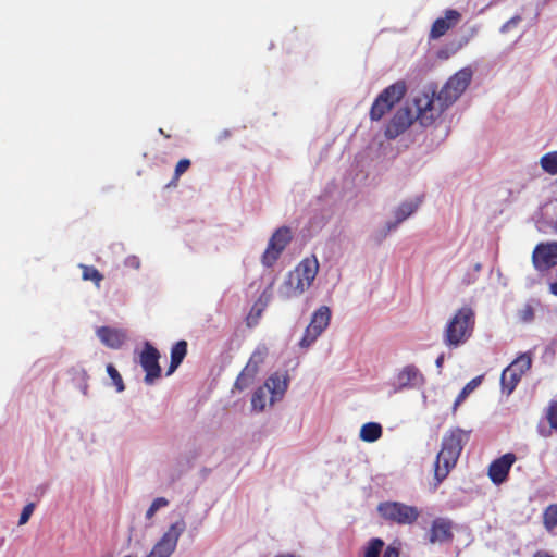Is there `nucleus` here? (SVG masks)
<instances>
[{
	"instance_id": "nucleus-37",
	"label": "nucleus",
	"mask_w": 557,
	"mask_h": 557,
	"mask_svg": "<svg viewBox=\"0 0 557 557\" xmlns=\"http://www.w3.org/2000/svg\"><path fill=\"white\" fill-rule=\"evenodd\" d=\"M274 281H272L261 293L256 304H261L262 307L267 308L273 297Z\"/></svg>"
},
{
	"instance_id": "nucleus-30",
	"label": "nucleus",
	"mask_w": 557,
	"mask_h": 557,
	"mask_svg": "<svg viewBox=\"0 0 557 557\" xmlns=\"http://www.w3.org/2000/svg\"><path fill=\"white\" fill-rule=\"evenodd\" d=\"M82 277L85 281H92L99 287L103 275L92 265L81 264Z\"/></svg>"
},
{
	"instance_id": "nucleus-2",
	"label": "nucleus",
	"mask_w": 557,
	"mask_h": 557,
	"mask_svg": "<svg viewBox=\"0 0 557 557\" xmlns=\"http://www.w3.org/2000/svg\"><path fill=\"white\" fill-rule=\"evenodd\" d=\"M469 441V432L455 428L448 430L442 438V448L434 462L435 486L440 485L455 468L457 460Z\"/></svg>"
},
{
	"instance_id": "nucleus-6",
	"label": "nucleus",
	"mask_w": 557,
	"mask_h": 557,
	"mask_svg": "<svg viewBox=\"0 0 557 557\" xmlns=\"http://www.w3.org/2000/svg\"><path fill=\"white\" fill-rule=\"evenodd\" d=\"M185 529L186 523L183 519L170 524L146 557H171Z\"/></svg>"
},
{
	"instance_id": "nucleus-34",
	"label": "nucleus",
	"mask_w": 557,
	"mask_h": 557,
	"mask_svg": "<svg viewBox=\"0 0 557 557\" xmlns=\"http://www.w3.org/2000/svg\"><path fill=\"white\" fill-rule=\"evenodd\" d=\"M185 355H186V350H171V356H170L171 360H170L169 368L166 370V375H171L176 370V368L181 364V362L185 358Z\"/></svg>"
},
{
	"instance_id": "nucleus-1",
	"label": "nucleus",
	"mask_w": 557,
	"mask_h": 557,
	"mask_svg": "<svg viewBox=\"0 0 557 557\" xmlns=\"http://www.w3.org/2000/svg\"><path fill=\"white\" fill-rule=\"evenodd\" d=\"M472 72L462 69L453 75L442 87L436 98L422 94L414 99L416 119L422 126H430L445 109L453 104L467 89L471 82Z\"/></svg>"
},
{
	"instance_id": "nucleus-7",
	"label": "nucleus",
	"mask_w": 557,
	"mask_h": 557,
	"mask_svg": "<svg viewBox=\"0 0 557 557\" xmlns=\"http://www.w3.org/2000/svg\"><path fill=\"white\" fill-rule=\"evenodd\" d=\"M377 511L382 518L397 524H412L420 516L417 507L399 502L381 503L377 506Z\"/></svg>"
},
{
	"instance_id": "nucleus-24",
	"label": "nucleus",
	"mask_w": 557,
	"mask_h": 557,
	"mask_svg": "<svg viewBox=\"0 0 557 557\" xmlns=\"http://www.w3.org/2000/svg\"><path fill=\"white\" fill-rule=\"evenodd\" d=\"M382 433L383 430L380 423L368 422L361 426L359 437L363 442L373 443L382 436Z\"/></svg>"
},
{
	"instance_id": "nucleus-25",
	"label": "nucleus",
	"mask_w": 557,
	"mask_h": 557,
	"mask_svg": "<svg viewBox=\"0 0 557 557\" xmlns=\"http://www.w3.org/2000/svg\"><path fill=\"white\" fill-rule=\"evenodd\" d=\"M521 376L522 375L520 373L515 372L512 369L506 368L502 374L503 391H505L507 395L511 394Z\"/></svg>"
},
{
	"instance_id": "nucleus-14",
	"label": "nucleus",
	"mask_w": 557,
	"mask_h": 557,
	"mask_svg": "<svg viewBox=\"0 0 557 557\" xmlns=\"http://www.w3.org/2000/svg\"><path fill=\"white\" fill-rule=\"evenodd\" d=\"M162 356L160 350H143L140 355V366L146 372L144 382L147 385H153L161 375Z\"/></svg>"
},
{
	"instance_id": "nucleus-21",
	"label": "nucleus",
	"mask_w": 557,
	"mask_h": 557,
	"mask_svg": "<svg viewBox=\"0 0 557 557\" xmlns=\"http://www.w3.org/2000/svg\"><path fill=\"white\" fill-rule=\"evenodd\" d=\"M548 426L543 423L537 425V432L543 437H549L554 431H557V400H552L545 411Z\"/></svg>"
},
{
	"instance_id": "nucleus-5",
	"label": "nucleus",
	"mask_w": 557,
	"mask_h": 557,
	"mask_svg": "<svg viewBox=\"0 0 557 557\" xmlns=\"http://www.w3.org/2000/svg\"><path fill=\"white\" fill-rule=\"evenodd\" d=\"M407 87L404 81L396 83L384 88L373 101L369 116L371 121H380L387 114L396 103H398L406 95Z\"/></svg>"
},
{
	"instance_id": "nucleus-36",
	"label": "nucleus",
	"mask_w": 557,
	"mask_h": 557,
	"mask_svg": "<svg viewBox=\"0 0 557 557\" xmlns=\"http://www.w3.org/2000/svg\"><path fill=\"white\" fill-rule=\"evenodd\" d=\"M77 387L84 396H88L89 385H88V375L84 369H81L77 372Z\"/></svg>"
},
{
	"instance_id": "nucleus-48",
	"label": "nucleus",
	"mask_w": 557,
	"mask_h": 557,
	"mask_svg": "<svg viewBox=\"0 0 557 557\" xmlns=\"http://www.w3.org/2000/svg\"><path fill=\"white\" fill-rule=\"evenodd\" d=\"M555 228H556V232H557V219H556V222H555Z\"/></svg>"
},
{
	"instance_id": "nucleus-45",
	"label": "nucleus",
	"mask_w": 557,
	"mask_h": 557,
	"mask_svg": "<svg viewBox=\"0 0 557 557\" xmlns=\"http://www.w3.org/2000/svg\"><path fill=\"white\" fill-rule=\"evenodd\" d=\"M133 265L139 267V262L137 261V259H134Z\"/></svg>"
},
{
	"instance_id": "nucleus-16",
	"label": "nucleus",
	"mask_w": 557,
	"mask_h": 557,
	"mask_svg": "<svg viewBox=\"0 0 557 557\" xmlns=\"http://www.w3.org/2000/svg\"><path fill=\"white\" fill-rule=\"evenodd\" d=\"M516 461V456L507 453L494 460L488 468V476L494 484H502L507 480L510 468Z\"/></svg>"
},
{
	"instance_id": "nucleus-40",
	"label": "nucleus",
	"mask_w": 557,
	"mask_h": 557,
	"mask_svg": "<svg viewBox=\"0 0 557 557\" xmlns=\"http://www.w3.org/2000/svg\"><path fill=\"white\" fill-rule=\"evenodd\" d=\"M172 348H187V342L178 341L172 346Z\"/></svg>"
},
{
	"instance_id": "nucleus-27",
	"label": "nucleus",
	"mask_w": 557,
	"mask_h": 557,
	"mask_svg": "<svg viewBox=\"0 0 557 557\" xmlns=\"http://www.w3.org/2000/svg\"><path fill=\"white\" fill-rule=\"evenodd\" d=\"M482 383V376H476L472 379L469 383L466 384V386L462 388V391L457 396L453 410L456 411L457 408L466 400V398Z\"/></svg>"
},
{
	"instance_id": "nucleus-8",
	"label": "nucleus",
	"mask_w": 557,
	"mask_h": 557,
	"mask_svg": "<svg viewBox=\"0 0 557 557\" xmlns=\"http://www.w3.org/2000/svg\"><path fill=\"white\" fill-rule=\"evenodd\" d=\"M292 240V232L287 226L277 228L271 236L268 247L261 257V261L265 267H272L287 245Z\"/></svg>"
},
{
	"instance_id": "nucleus-29",
	"label": "nucleus",
	"mask_w": 557,
	"mask_h": 557,
	"mask_svg": "<svg viewBox=\"0 0 557 557\" xmlns=\"http://www.w3.org/2000/svg\"><path fill=\"white\" fill-rule=\"evenodd\" d=\"M531 367V356L528 352L521 354L517 359H515L507 368L512 369L515 372L520 373L521 375L528 371Z\"/></svg>"
},
{
	"instance_id": "nucleus-15",
	"label": "nucleus",
	"mask_w": 557,
	"mask_h": 557,
	"mask_svg": "<svg viewBox=\"0 0 557 557\" xmlns=\"http://www.w3.org/2000/svg\"><path fill=\"white\" fill-rule=\"evenodd\" d=\"M461 21V14L455 9L445 11L444 16L436 18L430 29L429 39L436 40L456 27Z\"/></svg>"
},
{
	"instance_id": "nucleus-33",
	"label": "nucleus",
	"mask_w": 557,
	"mask_h": 557,
	"mask_svg": "<svg viewBox=\"0 0 557 557\" xmlns=\"http://www.w3.org/2000/svg\"><path fill=\"white\" fill-rule=\"evenodd\" d=\"M264 310L265 308L261 304L255 302L246 317L247 325L249 327L257 325Z\"/></svg>"
},
{
	"instance_id": "nucleus-23",
	"label": "nucleus",
	"mask_w": 557,
	"mask_h": 557,
	"mask_svg": "<svg viewBox=\"0 0 557 557\" xmlns=\"http://www.w3.org/2000/svg\"><path fill=\"white\" fill-rule=\"evenodd\" d=\"M421 200L417 199L416 201H406L403 202L395 211V222L387 224V231H392L395 228L399 223H401L404 220H406L408 216H410L419 207Z\"/></svg>"
},
{
	"instance_id": "nucleus-22",
	"label": "nucleus",
	"mask_w": 557,
	"mask_h": 557,
	"mask_svg": "<svg viewBox=\"0 0 557 557\" xmlns=\"http://www.w3.org/2000/svg\"><path fill=\"white\" fill-rule=\"evenodd\" d=\"M271 396L272 394H270L264 384L257 388L251 398L252 409L256 411H263L268 406L276 404L278 400H272Z\"/></svg>"
},
{
	"instance_id": "nucleus-28",
	"label": "nucleus",
	"mask_w": 557,
	"mask_h": 557,
	"mask_svg": "<svg viewBox=\"0 0 557 557\" xmlns=\"http://www.w3.org/2000/svg\"><path fill=\"white\" fill-rule=\"evenodd\" d=\"M540 164L546 173H548L550 175H556L557 174V151H552V152L545 153L541 158Z\"/></svg>"
},
{
	"instance_id": "nucleus-3",
	"label": "nucleus",
	"mask_w": 557,
	"mask_h": 557,
	"mask_svg": "<svg viewBox=\"0 0 557 557\" xmlns=\"http://www.w3.org/2000/svg\"><path fill=\"white\" fill-rule=\"evenodd\" d=\"M319 270L315 258L304 259L293 271H290L277 289V295L283 300L301 295L314 281Z\"/></svg>"
},
{
	"instance_id": "nucleus-9",
	"label": "nucleus",
	"mask_w": 557,
	"mask_h": 557,
	"mask_svg": "<svg viewBox=\"0 0 557 557\" xmlns=\"http://www.w3.org/2000/svg\"><path fill=\"white\" fill-rule=\"evenodd\" d=\"M425 384V377L414 366H405L395 375L391 383L392 393L397 394L406 389H420Z\"/></svg>"
},
{
	"instance_id": "nucleus-10",
	"label": "nucleus",
	"mask_w": 557,
	"mask_h": 557,
	"mask_svg": "<svg viewBox=\"0 0 557 557\" xmlns=\"http://www.w3.org/2000/svg\"><path fill=\"white\" fill-rule=\"evenodd\" d=\"M331 319V311L326 306L320 307L312 315L302 338L299 342L301 348L311 346L322 332L327 327Z\"/></svg>"
},
{
	"instance_id": "nucleus-19",
	"label": "nucleus",
	"mask_w": 557,
	"mask_h": 557,
	"mask_svg": "<svg viewBox=\"0 0 557 557\" xmlns=\"http://www.w3.org/2000/svg\"><path fill=\"white\" fill-rule=\"evenodd\" d=\"M451 537V522L444 518L435 519L430 530V542L443 544L449 542Z\"/></svg>"
},
{
	"instance_id": "nucleus-39",
	"label": "nucleus",
	"mask_w": 557,
	"mask_h": 557,
	"mask_svg": "<svg viewBox=\"0 0 557 557\" xmlns=\"http://www.w3.org/2000/svg\"><path fill=\"white\" fill-rule=\"evenodd\" d=\"M519 315L523 322H530L534 318V310L531 306L528 305L522 310H520Z\"/></svg>"
},
{
	"instance_id": "nucleus-18",
	"label": "nucleus",
	"mask_w": 557,
	"mask_h": 557,
	"mask_svg": "<svg viewBox=\"0 0 557 557\" xmlns=\"http://www.w3.org/2000/svg\"><path fill=\"white\" fill-rule=\"evenodd\" d=\"M363 557H399V549L394 545L385 547L383 540L375 537L366 544Z\"/></svg>"
},
{
	"instance_id": "nucleus-17",
	"label": "nucleus",
	"mask_w": 557,
	"mask_h": 557,
	"mask_svg": "<svg viewBox=\"0 0 557 557\" xmlns=\"http://www.w3.org/2000/svg\"><path fill=\"white\" fill-rule=\"evenodd\" d=\"M289 376L286 371H276L264 382V386L272 394V400L281 401L288 388Z\"/></svg>"
},
{
	"instance_id": "nucleus-11",
	"label": "nucleus",
	"mask_w": 557,
	"mask_h": 557,
	"mask_svg": "<svg viewBox=\"0 0 557 557\" xmlns=\"http://www.w3.org/2000/svg\"><path fill=\"white\" fill-rule=\"evenodd\" d=\"M532 264L540 273H546L557 265V242L537 244L532 252Z\"/></svg>"
},
{
	"instance_id": "nucleus-13",
	"label": "nucleus",
	"mask_w": 557,
	"mask_h": 557,
	"mask_svg": "<svg viewBox=\"0 0 557 557\" xmlns=\"http://www.w3.org/2000/svg\"><path fill=\"white\" fill-rule=\"evenodd\" d=\"M413 122V115L411 113V110L409 108H400L398 109L393 117L389 120L387 125L385 126L384 135L387 139H395L407 128L410 127V125Z\"/></svg>"
},
{
	"instance_id": "nucleus-46",
	"label": "nucleus",
	"mask_w": 557,
	"mask_h": 557,
	"mask_svg": "<svg viewBox=\"0 0 557 557\" xmlns=\"http://www.w3.org/2000/svg\"><path fill=\"white\" fill-rule=\"evenodd\" d=\"M133 265L139 267V262L137 261V259H134Z\"/></svg>"
},
{
	"instance_id": "nucleus-41",
	"label": "nucleus",
	"mask_w": 557,
	"mask_h": 557,
	"mask_svg": "<svg viewBox=\"0 0 557 557\" xmlns=\"http://www.w3.org/2000/svg\"><path fill=\"white\" fill-rule=\"evenodd\" d=\"M549 292L554 296H557V281L549 284Z\"/></svg>"
},
{
	"instance_id": "nucleus-44",
	"label": "nucleus",
	"mask_w": 557,
	"mask_h": 557,
	"mask_svg": "<svg viewBox=\"0 0 557 557\" xmlns=\"http://www.w3.org/2000/svg\"><path fill=\"white\" fill-rule=\"evenodd\" d=\"M144 348L150 349V348H154V347L149 342H146Z\"/></svg>"
},
{
	"instance_id": "nucleus-32",
	"label": "nucleus",
	"mask_w": 557,
	"mask_h": 557,
	"mask_svg": "<svg viewBox=\"0 0 557 557\" xmlns=\"http://www.w3.org/2000/svg\"><path fill=\"white\" fill-rule=\"evenodd\" d=\"M169 506V500L165 498V497H157L152 500L151 505L149 506V508L147 509L146 513H145V518L147 520H151L154 515Z\"/></svg>"
},
{
	"instance_id": "nucleus-35",
	"label": "nucleus",
	"mask_w": 557,
	"mask_h": 557,
	"mask_svg": "<svg viewBox=\"0 0 557 557\" xmlns=\"http://www.w3.org/2000/svg\"><path fill=\"white\" fill-rule=\"evenodd\" d=\"M190 164L191 162L189 159H181L175 166L173 178L169 185H176V182L190 168Z\"/></svg>"
},
{
	"instance_id": "nucleus-12",
	"label": "nucleus",
	"mask_w": 557,
	"mask_h": 557,
	"mask_svg": "<svg viewBox=\"0 0 557 557\" xmlns=\"http://www.w3.org/2000/svg\"><path fill=\"white\" fill-rule=\"evenodd\" d=\"M264 350H255L246 367L238 375L235 382V387L239 391L247 388L253 381L256 374L259 372L261 366L264 363Z\"/></svg>"
},
{
	"instance_id": "nucleus-47",
	"label": "nucleus",
	"mask_w": 557,
	"mask_h": 557,
	"mask_svg": "<svg viewBox=\"0 0 557 557\" xmlns=\"http://www.w3.org/2000/svg\"><path fill=\"white\" fill-rule=\"evenodd\" d=\"M133 265L139 267V262L137 261V259H134Z\"/></svg>"
},
{
	"instance_id": "nucleus-38",
	"label": "nucleus",
	"mask_w": 557,
	"mask_h": 557,
	"mask_svg": "<svg viewBox=\"0 0 557 557\" xmlns=\"http://www.w3.org/2000/svg\"><path fill=\"white\" fill-rule=\"evenodd\" d=\"M34 510H35V504H34V503H29V504H27V505L23 508V510H22V512H21L20 520H18V524H20V525H24V524H26V523L28 522V520H29L30 516L33 515Z\"/></svg>"
},
{
	"instance_id": "nucleus-43",
	"label": "nucleus",
	"mask_w": 557,
	"mask_h": 557,
	"mask_svg": "<svg viewBox=\"0 0 557 557\" xmlns=\"http://www.w3.org/2000/svg\"><path fill=\"white\" fill-rule=\"evenodd\" d=\"M421 397H422L423 404H426L428 395L425 394V392H422Z\"/></svg>"
},
{
	"instance_id": "nucleus-31",
	"label": "nucleus",
	"mask_w": 557,
	"mask_h": 557,
	"mask_svg": "<svg viewBox=\"0 0 557 557\" xmlns=\"http://www.w3.org/2000/svg\"><path fill=\"white\" fill-rule=\"evenodd\" d=\"M544 525L548 531L557 527V505H549L543 515Z\"/></svg>"
},
{
	"instance_id": "nucleus-4",
	"label": "nucleus",
	"mask_w": 557,
	"mask_h": 557,
	"mask_svg": "<svg viewBox=\"0 0 557 557\" xmlns=\"http://www.w3.org/2000/svg\"><path fill=\"white\" fill-rule=\"evenodd\" d=\"M475 324V313L472 308L466 306L460 308L445 331V339L449 345L458 346L463 344L471 335Z\"/></svg>"
},
{
	"instance_id": "nucleus-42",
	"label": "nucleus",
	"mask_w": 557,
	"mask_h": 557,
	"mask_svg": "<svg viewBox=\"0 0 557 557\" xmlns=\"http://www.w3.org/2000/svg\"><path fill=\"white\" fill-rule=\"evenodd\" d=\"M443 360H444V356H443V355H441V356L436 359V362H435V363H436V367H437V368H441V367H442V364H443Z\"/></svg>"
},
{
	"instance_id": "nucleus-20",
	"label": "nucleus",
	"mask_w": 557,
	"mask_h": 557,
	"mask_svg": "<svg viewBox=\"0 0 557 557\" xmlns=\"http://www.w3.org/2000/svg\"><path fill=\"white\" fill-rule=\"evenodd\" d=\"M101 343L110 348H119L124 345L126 333L119 329L101 326L97 330Z\"/></svg>"
},
{
	"instance_id": "nucleus-26",
	"label": "nucleus",
	"mask_w": 557,
	"mask_h": 557,
	"mask_svg": "<svg viewBox=\"0 0 557 557\" xmlns=\"http://www.w3.org/2000/svg\"><path fill=\"white\" fill-rule=\"evenodd\" d=\"M106 371L110 379V383H108L107 385L114 387L116 393H123L125 391V384L117 369L113 364L108 363L106 367Z\"/></svg>"
}]
</instances>
